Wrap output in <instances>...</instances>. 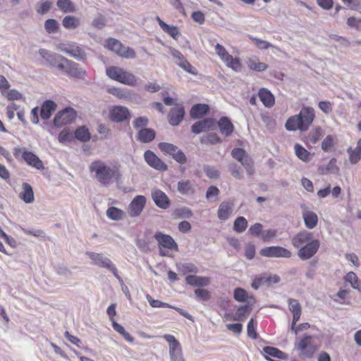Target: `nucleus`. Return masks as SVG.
I'll use <instances>...</instances> for the list:
<instances>
[{
    "label": "nucleus",
    "mask_w": 361,
    "mask_h": 361,
    "mask_svg": "<svg viewBox=\"0 0 361 361\" xmlns=\"http://www.w3.org/2000/svg\"><path fill=\"white\" fill-rule=\"evenodd\" d=\"M90 171L95 173L97 180L103 185H108L112 178L118 182L121 174L118 169H113L102 161H94L90 166Z\"/></svg>",
    "instance_id": "1"
},
{
    "label": "nucleus",
    "mask_w": 361,
    "mask_h": 361,
    "mask_svg": "<svg viewBox=\"0 0 361 361\" xmlns=\"http://www.w3.org/2000/svg\"><path fill=\"white\" fill-rule=\"evenodd\" d=\"M106 73L111 79L125 85L134 86L137 82L136 77L133 74L117 66L107 68Z\"/></svg>",
    "instance_id": "2"
},
{
    "label": "nucleus",
    "mask_w": 361,
    "mask_h": 361,
    "mask_svg": "<svg viewBox=\"0 0 361 361\" xmlns=\"http://www.w3.org/2000/svg\"><path fill=\"white\" fill-rule=\"evenodd\" d=\"M13 155L19 161H25L38 170L44 169V164L42 160L32 152L28 151L25 147H16L13 149Z\"/></svg>",
    "instance_id": "3"
},
{
    "label": "nucleus",
    "mask_w": 361,
    "mask_h": 361,
    "mask_svg": "<svg viewBox=\"0 0 361 361\" xmlns=\"http://www.w3.org/2000/svg\"><path fill=\"white\" fill-rule=\"evenodd\" d=\"M87 255L92 261L93 264L99 267L105 268L112 272L114 276L120 281L123 282L122 279L118 274L116 267L112 263L111 260L105 257L102 253H96L92 252H87Z\"/></svg>",
    "instance_id": "4"
},
{
    "label": "nucleus",
    "mask_w": 361,
    "mask_h": 361,
    "mask_svg": "<svg viewBox=\"0 0 361 361\" xmlns=\"http://www.w3.org/2000/svg\"><path fill=\"white\" fill-rule=\"evenodd\" d=\"M38 53L44 60V63H42L43 65L56 68L59 71L64 68L63 61L66 57L42 48L39 49Z\"/></svg>",
    "instance_id": "5"
},
{
    "label": "nucleus",
    "mask_w": 361,
    "mask_h": 361,
    "mask_svg": "<svg viewBox=\"0 0 361 361\" xmlns=\"http://www.w3.org/2000/svg\"><path fill=\"white\" fill-rule=\"evenodd\" d=\"M76 111L68 106L58 111L53 119V126L61 128L64 125L72 123L76 118Z\"/></svg>",
    "instance_id": "6"
},
{
    "label": "nucleus",
    "mask_w": 361,
    "mask_h": 361,
    "mask_svg": "<svg viewBox=\"0 0 361 361\" xmlns=\"http://www.w3.org/2000/svg\"><path fill=\"white\" fill-rule=\"evenodd\" d=\"M159 149L164 154H169L178 163L185 164L187 158L183 152L177 146L169 142H160L158 145Z\"/></svg>",
    "instance_id": "7"
},
{
    "label": "nucleus",
    "mask_w": 361,
    "mask_h": 361,
    "mask_svg": "<svg viewBox=\"0 0 361 361\" xmlns=\"http://www.w3.org/2000/svg\"><path fill=\"white\" fill-rule=\"evenodd\" d=\"M299 121V130L305 131L308 129L314 118V111L312 107L304 106L297 115Z\"/></svg>",
    "instance_id": "8"
},
{
    "label": "nucleus",
    "mask_w": 361,
    "mask_h": 361,
    "mask_svg": "<svg viewBox=\"0 0 361 361\" xmlns=\"http://www.w3.org/2000/svg\"><path fill=\"white\" fill-rule=\"evenodd\" d=\"M63 67L64 68L61 69V71L66 73L71 77L83 79L87 75L86 71L80 68V65L78 63L69 60L67 58H66L63 61Z\"/></svg>",
    "instance_id": "9"
},
{
    "label": "nucleus",
    "mask_w": 361,
    "mask_h": 361,
    "mask_svg": "<svg viewBox=\"0 0 361 361\" xmlns=\"http://www.w3.org/2000/svg\"><path fill=\"white\" fill-rule=\"evenodd\" d=\"M260 255L266 257L290 258L292 256L290 251L281 246H269L263 247L259 251Z\"/></svg>",
    "instance_id": "10"
},
{
    "label": "nucleus",
    "mask_w": 361,
    "mask_h": 361,
    "mask_svg": "<svg viewBox=\"0 0 361 361\" xmlns=\"http://www.w3.org/2000/svg\"><path fill=\"white\" fill-rule=\"evenodd\" d=\"M109 118L115 123H121L130 118V111L127 107L114 106L109 110Z\"/></svg>",
    "instance_id": "11"
},
{
    "label": "nucleus",
    "mask_w": 361,
    "mask_h": 361,
    "mask_svg": "<svg viewBox=\"0 0 361 361\" xmlns=\"http://www.w3.org/2000/svg\"><path fill=\"white\" fill-rule=\"evenodd\" d=\"M154 238L157 241L159 248L176 251L178 250V244L170 235L164 233L161 231H157L155 233Z\"/></svg>",
    "instance_id": "12"
},
{
    "label": "nucleus",
    "mask_w": 361,
    "mask_h": 361,
    "mask_svg": "<svg viewBox=\"0 0 361 361\" xmlns=\"http://www.w3.org/2000/svg\"><path fill=\"white\" fill-rule=\"evenodd\" d=\"M59 49L78 61H85L87 59L85 51L74 44H61Z\"/></svg>",
    "instance_id": "13"
},
{
    "label": "nucleus",
    "mask_w": 361,
    "mask_h": 361,
    "mask_svg": "<svg viewBox=\"0 0 361 361\" xmlns=\"http://www.w3.org/2000/svg\"><path fill=\"white\" fill-rule=\"evenodd\" d=\"M319 247L320 242L319 240L309 242V243L300 247V248L298 252V255L302 260L309 259L317 253Z\"/></svg>",
    "instance_id": "14"
},
{
    "label": "nucleus",
    "mask_w": 361,
    "mask_h": 361,
    "mask_svg": "<svg viewBox=\"0 0 361 361\" xmlns=\"http://www.w3.org/2000/svg\"><path fill=\"white\" fill-rule=\"evenodd\" d=\"M185 116V110L183 104H176L168 114L169 123L172 126H178Z\"/></svg>",
    "instance_id": "15"
},
{
    "label": "nucleus",
    "mask_w": 361,
    "mask_h": 361,
    "mask_svg": "<svg viewBox=\"0 0 361 361\" xmlns=\"http://www.w3.org/2000/svg\"><path fill=\"white\" fill-rule=\"evenodd\" d=\"M144 159L149 166L157 171H166L168 170V166L151 150L145 152Z\"/></svg>",
    "instance_id": "16"
},
{
    "label": "nucleus",
    "mask_w": 361,
    "mask_h": 361,
    "mask_svg": "<svg viewBox=\"0 0 361 361\" xmlns=\"http://www.w3.org/2000/svg\"><path fill=\"white\" fill-rule=\"evenodd\" d=\"M216 128L215 119L207 118L195 122L191 126V132L194 134H200L207 130H213Z\"/></svg>",
    "instance_id": "17"
},
{
    "label": "nucleus",
    "mask_w": 361,
    "mask_h": 361,
    "mask_svg": "<svg viewBox=\"0 0 361 361\" xmlns=\"http://www.w3.org/2000/svg\"><path fill=\"white\" fill-rule=\"evenodd\" d=\"M171 54L176 59V63L178 66L192 75H196L197 74L196 69L188 61L180 51L172 49Z\"/></svg>",
    "instance_id": "18"
},
{
    "label": "nucleus",
    "mask_w": 361,
    "mask_h": 361,
    "mask_svg": "<svg viewBox=\"0 0 361 361\" xmlns=\"http://www.w3.org/2000/svg\"><path fill=\"white\" fill-rule=\"evenodd\" d=\"M146 200L144 195L135 196L129 205V215L131 217L138 216L145 206Z\"/></svg>",
    "instance_id": "19"
},
{
    "label": "nucleus",
    "mask_w": 361,
    "mask_h": 361,
    "mask_svg": "<svg viewBox=\"0 0 361 361\" xmlns=\"http://www.w3.org/2000/svg\"><path fill=\"white\" fill-rule=\"evenodd\" d=\"M312 340H300L298 343V349L300 351V357L304 358L312 357L317 350V347L312 343Z\"/></svg>",
    "instance_id": "20"
},
{
    "label": "nucleus",
    "mask_w": 361,
    "mask_h": 361,
    "mask_svg": "<svg viewBox=\"0 0 361 361\" xmlns=\"http://www.w3.org/2000/svg\"><path fill=\"white\" fill-rule=\"evenodd\" d=\"M57 104L51 99L44 101L40 107L39 116L43 120H48L56 110Z\"/></svg>",
    "instance_id": "21"
},
{
    "label": "nucleus",
    "mask_w": 361,
    "mask_h": 361,
    "mask_svg": "<svg viewBox=\"0 0 361 361\" xmlns=\"http://www.w3.org/2000/svg\"><path fill=\"white\" fill-rule=\"evenodd\" d=\"M152 198L155 204L161 208L166 209L169 207L171 201L168 196L161 190H156L152 192Z\"/></svg>",
    "instance_id": "22"
},
{
    "label": "nucleus",
    "mask_w": 361,
    "mask_h": 361,
    "mask_svg": "<svg viewBox=\"0 0 361 361\" xmlns=\"http://www.w3.org/2000/svg\"><path fill=\"white\" fill-rule=\"evenodd\" d=\"M313 233L307 231H304L296 234L292 239V244L295 247L299 248L304 244L313 241Z\"/></svg>",
    "instance_id": "23"
},
{
    "label": "nucleus",
    "mask_w": 361,
    "mask_h": 361,
    "mask_svg": "<svg viewBox=\"0 0 361 361\" xmlns=\"http://www.w3.org/2000/svg\"><path fill=\"white\" fill-rule=\"evenodd\" d=\"M178 192L185 196H192L195 193V188L191 180L182 179L177 183Z\"/></svg>",
    "instance_id": "24"
},
{
    "label": "nucleus",
    "mask_w": 361,
    "mask_h": 361,
    "mask_svg": "<svg viewBox=\"0 0 361 361\" xmlns=\"http://www.w3.org/2000/svg\"><path fill=\"white\" fill-rule=\"evenodd\" d=\"M209 106L207 104H196L192 106L190 116L192 119H200L209 112Z\"/></svg>",
    "instance_id": "25"
},
{
    "label": "nucleus",
    "mask_w": 361,
    "mask_h": 361,
    "mask_svg": "<svg viewBox=\"0 0 361 361\" xmlns=\"http://www.w3.org/2000/svg\"><path fill=\"white\" fill-rule=\"evenodd\" d=\"M169 341V353L171 361H185L182 355V350L178 340H168Z\"/></svg>",
    "instance_id": "26"
},
{
    "label": "nucleus",
    "mask_w": 361,
    "mask_h": 361,
    "mask_svg": "<svg viewBox=\"0 0 361 361\" xmlns=\"http://www.w3.org/2000/svg\"><path fill=\"white\" fill-rule=\"evenodd\" d=\"M185 282L187 284L193 287H204L210 283V279L206 276L192 274L188 275L185 277Z\"/></svg>",
    "instance_id": "27"
},
{
    "label": "nucleus",
    "mask_w": 361,
    "mask_h": 361,
    "mask_svg": "<svg viewBox=\"0 0 361 361\" xmlns=\"http://www.w3.org/2000/svg\"><path fill=\"white\" fill-rule=\"evenodd\" d=\"M288 307L290 311L293 314V321L291 324V328L294 329V325H295L296 322L300 319L301 316V305L299 303L298 300L293 298H289L288 300Z\"/></svg>",
    "instance_id": "28"
},
{
    "label": "nucleus",
    "mask_w": 361,
    "mask_h": 361,
    "mask_svg": "<svg viewBox=\"0 0 361 361\" xmlns=\"http://www.w3.org/2000/svg\"><path fill=\"white\" fill-rule=\"evenodd\" d=\"M216 127L219 128L221 133L226 137L230 136L234 130V126L227 116H222L217 122Z\"/></svg>",
    "instance_id": "29"
},
{
    "label": "nucleus",
    "mask_w": 361,
    "mask_h": 361,
    "mask_svg": "<svg viewBox=\"0 0 361 361\" xmlns=\"http://www.w3.org/2000/svg\"><path fill=\"white\" fill-rule=\"evenodd\" d=\"M137 140L142 143H149L156 137V131L150 128L140 129L137 134Z\"/></svg>",
    "instance_id": "30"
},
{
    "label": "nucleus",
    "mask_w": 361,
    "mask_h": 361,
    "mask_svg": "<svg viewBox=\"0 0 361 361\" xmlns=\"http://www.w3.org/2000/svg\"><path fill=\"white\" fill-rule=\"evenodd\" d=\"M259 97L262 104L268 108L274 105L275 98L273 94L268 89L262 87L259 90Z\"/></svg>",
    "instance_id": "31"
},
{
    "label": "nucleus",
    "mask_w": 361,
    "mask_h": 361,
    "mask_svg": "<svg viewBox=\"0 0 361 361\" xmlns=\"http://www.w3.org/2000/svg\"><path fill=\"white\" fill-rule=\"evenodd\" d=\"M19 197L26 204H31L34 202V191L29 183H23V191L20 193Z\"/></svg>",
    "instance_id": "32"
},
{
    "label": "nucleus",
    "mask_w": 361,
    "mask_h": 361,
    "mask_svg": "<svg viewBox=\"0 0 361 361\" xmlns=\"http://www.w3.org/2000/svg\"><path fill=\"white\" fill-rule=\"evenodd\" d=\"M302 218L305 226L309 229H312L317 225L318 216L314 212L304 210L302 212Z\"/></svg>",
    "instance_id": "33"
},
{
    "label": "nucleus",
    "mask_w": 361,
    "mask_h": 361,
    "mask_svg": "<svg viewBox=\"0 0 361 361\" xmlns=\"http://www.w3.org/2000/svg\"><path fill=\"white\" fill-rule=\"evenodd\" d=\"M233 204L228 202H223L220 204L218 209V218L221 221H226L232 213Z\"/></svg>",
    "instance_id": "34"
},
{
    "label": "nucleus",
    "mask_w": 361,
    "mask_h": 361,
    "mask_svg": "<svg viewBox=\"0 0 361 361\" xmlns=\"http://www.w3.org/2000/svg\"><path fill=\"white\" fill-rule=\"evenodd\" d=\"M349 161L352 164H356L361 159V138L358 140L355 148L348 149Z\"/></svg>",
    "instance_id": "35"
},
{
    "label": "nucleus",
    "mask_w": 361,
    "mask_h": 361,
    "mask_svg": "<svg viewBox=\"0 0 361 361\" xmlns=\"http://www.w3.org/2000/svg\"><path fill=\"white\" fill-rule=\"evenodd\" d=\"M74 137L80 142H86L90 140L91 135L89 129L86 126H82L75 129Z\"/></svg>",
    "instance_id": "36"
},
{
    "label": "nucleus",
    "mask_w": 361,
    "mask_h": 361,
    "mask_svg": "<svg viewBox=\"0 0 361 361\" xmlns=\"http://www.w3.org/2000/svg\"><path fill=\"white\" fill-rule=\"evenodd\" d=\"M56 6L64 13H73L76 11V6L71 0H57Z\"/></svg>",
    "instance_id": "37"
},
{
    "label": "nucleus",
    "mask_w": 361,
    "mask_h": 361,
    "mask_svg": "<svg viewBox=\"0 0 361 361\" xmlns=\"http://www.w3.org/2000/svg\"><path fill=\"white\" fill-rule=\"evenodd\" d=\"M343 279L345 283H350L354 289L361 290V282L355 272H348Z\"/></svg>",
    "instance_id": "38"
},
{
    "label": "nucleus",
    "mask_w": 361,
    "mask_h": 361,
    "mask_svg": "<svg viewBox=\"0 0 361 361\" xmlns=\"http://www.w3.org/2000/svg\"><path fill=\"white\" fill-rule=\"evenodd\" d=\"M107 92L119 99H129L131 97V92L128 89L111 87L108 88Z\"/></svg>",
    "instance_id": "39"
},
{
    "label": "nucleus",
    "mask_w": 361,
    "mask_h": 361,
    "mask_svg": "<svg viewBox=\"0 0 361 361\" xmlns=\"http://www.w3.org/2000/svg\"><path fill=\"white\" fill-rule=\"evenodd\" d=\"M80 24V19L73 16H66L62 20L63 26L68 30L75 29Z\"/></svg>",
    "instance_id": "40"
},
{
    "label": "nucleus",
    "mask_w": 361,
    "mask_h": 361,
    "mask_svg": "<svg viewBox=\"0 0 361 361\" xmlns=\"http://www.w3.org/2000/svg\"><path fill=\"white\" fill-rule=\"evenodd\" d=\"M106 216L109 219L114 221H119L123 219L124 212L116 207H110L106 210Z\"/></svg>",
    "instance_id": "41"
},
{
    "label": "nucleus",
    "mask_w": 361,
    "mask_h": 361,
    "mask_svg": "<svg viewBox=\"0 0 361 361\" xmlns=\"http://www.w3.org/2000/svg\"><path fill=\"white\" fill-rule=\"evenodd\" d=\"M176 268L183 275L188 273L197 274L198 272V268L192 263H177Z\"/></svg>",
    "instance_id": "42"
},
{
    "label": "nucleus",
    "mask_w": 361,
    "mask_h": 361,
    "mask_svg": "<svg viewBox=\"0 0 361 361\" xmlns=\"http://www.w3.org/2000/svg\"><path fill=\"white\" fill-rule=\"evenodd\" d=\"M105 46L112 51L115 52L118 55L121 54V51L123 48V45L118 40L114 38H109L106 41Z\"/></svg>",
    "instance_id": "43"
},
{
    "label": "nucleus",
    "mask_w": 361,
    "mask_h": 361,
    "mask_svg": "<svg viewBox=\"0 0 361 361\" xmlns=\"http://www.w3.org/2000/svg\"><path fill=\"white\" fill-rule=\"evenodd\" d=\"M337 160L335 158L331 159L327 166H320L319 171L322 174L328 173H337L338 172V168L336 166Z\"/></svg>",
    "instance_id": "44"
},
{
    "label": "nucleus",
    "mask_w": 361,
    "mask_h": 361,
    "mask_svg": "<svg viewBox=\"0 0 361 361\" xmlns=\"http://www.w3.org/2000/svg\"><path fill=\"white\" fill-rule=\"evenodd\" d=\"M296 156L303 161L307 162L310 161V153L301 145L297 143L294 147Z\"/></svg>",
    "instance_id": "45"
},
{
    "label": "nucleus",
    "mask_w": 361,
    "mask_h": 361,
    "mask_svg": "<svg viewBox=\"0 0 361 361\" xmlns=\"http://www.w3.org/2000/svg\"><path fill=\"white\" fill-rule=\"evenodd\" d=\"M247 66L251 70L257 72H262L265 71L268 67L265 63L258 61L257 58L250 59L247 62Z\"/></svg>",
    "instance_id": "46"
},
{
    "label": "nucleus",
    "mask_w": 361,
    "mask_h": 361,
    "mask_svg": "<svg viewBox=\"0 0 361 361\" xmlns=\"http://www.w3.org/2000/svg\"><path fill=\"white\" fill-rule=\"evenodd\" d=\"M247 227V221L243 216H238L233 223V230L237 233H243Z\"/></svg>",
    "instance_id": "47"
},
{
    "label": "nucleus",
    "mask_w": 361,
    "mask_h": 361,
    "mask_svg": "<svg viewBox=\"0 0 361 361\" xmlns=\"http://www.w3.org/2000/svg\"><path fill=\"white\" fill-rule=\"evenodd\" d=\"M263 350L267 355L271 357L283 360L286 358V355L284 353L274 347L266 346L263 348Z\"/></svg>",
    "instance_id": "48"
},
{
    "label": "nucleus",
    "mask_w": 361,
    "mask_h": 361,
    "mask_svg": "<svg viewBox=\"0 0 361 361\" xmlns=\"http://www.w3.org/2000/svg\"><path fill=\"white\" fill-rule=\"evenodd\" d=\"M173 215L177 218L190 219L192 216V211L186 207L177 208L173 211Z\"/></svg>",
    "instance_id": "49"
},
{
    "label": "nucleus",
    "mask_w": 361,
    "mask_h": 361,
    "mask_svg": "<svg viewBox=\"0 0 361 361\" xmlns=\"http://www.w3.org/2000/svg\"><path fill=\"white\" fill-rule=\"evenodd\" d=\"M44 28L45 30L49 34L56 33L59 29V23L56 19L49 18L45 21Z\"/></svg>",
    "instance_id": "50"
},
{
    "label": "nucleus",
    "mask_w": 361,
    "mask_h": 361,
    "mask_svg": "<svg viewBox=\"0 0 361 361\" xmlns=\"http://www.w3.org/2000/svg\"><path fill=\"white\" fill-rule=\"evenodd\" d=\"M200 142L202 144L209 143L211 145H215L217 143H221L222 140L216 133H211L208 134L207 136L201 137Z\"/></svg>",
    "instance_id": "51"
},
{
    "label": "nucleus",
    "mask_w": 361,
    "mask_h": 361,
    "mask_svg": "<svg viewBox=\"0 0 361 361\" xmlns=\"http://www.w3.org/2000/svg\"><path fill=\"white\" fill-rule=\"evenodd\" d=\"M286 129L288 131H295L299 130V121L297 115L290 116L288 118L285 124Z\"/></svg>",
    "instance_id": "52"
},
{
    "label": "nucleus",
    "mask_w": 361,
    "mask_h": 361,
    "mask_svg": "<svg viewBox=\"0 0 361 361\" xmlns=\"http://www.w3.org/2000/svg\"><path fill=\"white\" fill-rule=\"evenodd\" d=\"M195 298L199 301L207 302L211 298V293L204 288H197L194 291Z\"/></svg>",
    "instance_id": "53"
},
{
    "label": "nucleus",
    "mask_w": 361,
    "mask_h": 361,
    "mask_svg": "<svg viewBox=\"0 0 361 361\" xmlns=\"http://www.w3.org/2000/svg\"><path fill=\"white\" fill-rule=\"evenodd\" d=\"M247 292L242 288H236L233 292L234 299L240 302H245L247 300Z\"/></svg>",
    "instance_id": "54"
},
{
    "label": "nucleus",
    "mask_w": 361,
    "mask_h": 361,
    "mask_svg": "<svg viewBox=\"0 0 361 361\" xmlns=\"http://www.w3.org/2000/svg\"><path fill=\"white\" fill-rule=\"evenodd\" d=\"M203 170L206 176L211 179H217L219 177V172L214 166L204 165Z\"/></svg>",
    "instance_id": "55"
},
{
    "label": "nucleus",
    "mask_w": 361,
    "mask_h": 361,
    "mask_svg": "<svg viewBox=\"0 0 361 361\" xmlns=\"http://www.w3.org/2000/svg\"><path fill=\"white\" fill-rule=\"evenodd\" d=\"M226 65L235 71H237L241 66L240 59L238 58H233L232 55L227 57L225 61Z\"/></svg>",
    "instance_id": "56"
},
{
    "label": "nucleus",
    "mask_w": 361,
    "mask_h": 361,
    "mask_svg": "<svg viewBox=\"0 0 361 361\" xmlns=\"http://www.w3.org/2000/svg\"><path fill=\"white\" fill-rule=\"evenodd\" d=\"M256 322L253 318L250 319L247 324V334L250 338H257V333L255 330Z\"/></svg>",
    "instance_id": "57"
},
{
    "label": "nucleus",
    "mask_w": 361,
    "mask_h": 361,
    "mask_svg": "<svg viewBox=\"0 0 361 361\" xmlns=\"http://www.w3.org/2000/svg\"><path fill=\"white\" fill-rule=\"evenodd\" d=\"M228 169L231 173L235 178L240 180L243 178L242 171L240 166L235 163H231L228 166Z\"/></svg>",
    "instance_id": "58"
},
{
    "label": "nucleus",
    "mask_w": 361,
    "mask_h": 361,
    "mask_svg": "<svg viewBox=\"0 0 361 361\" xmlns=\"http://www.w3.org/2000/svg\"><path fill=\"white\" fill-rule=\"evenodd\" d=\"M147 300L152 307H173L168 303L152 298L149 295H147Z\"/></svg>",
    "instance_id": "59"
},
{
    "label": "nucleus",
    "mask_w": 361,
    "mask_h": 361,
    "mask_svg": "<svg viewBox=\"0 0 361 361\" xmlns=\"http://www.w3.org/2000/svg\"><path fill=\"white\" fill-rule=\"evenodd\" d=\"M52 7V2L45 1L40 3L39 6L37 8L38 14L44 15L48 13Z\"/></svg>",
    "instance_id": "60"
},
{
    "label": "nucleus",
    "mask_w": 361,
    "mask_h": 361,
    "mask_svg": "<svg viewBox=\"0 0 361 361\" xmlns=\"http://www.w3.org/2000/svg\"><path fill=\"white\" fill-rule=\"evenodd\" d=\"M164 32L169 35L174 39H177L179 36H180V32L177 26H172L168 25L166 27L164 30Z\"/></svg>",
    "instance_id": "61"
},
{
    "label": "nucleus",
    "mask_w": 361,
    "mask_h": 361,
    "mask_svg": "<svg viewBox=\"0 0 361 361\" xmlns=\"http://www.w3.org/2000/svg\"><path fill=\"white\" fill-rule=\"evenodd\" d=\"M149 123V120L145 116H140L135 119L133 121V127L136 129L144 128Z\"/></svg>",
    "instance_id": "62"
},
{
    "label": "nucleus",
    "mask_w": 361,
    "mask_h": 361,
    "mask_svg": "<svg viewBox=\"0 0 361 361\" xmlns=\"http://www.w3.org/2000/svg\"><path fill=\"white\" fill-rule=\"evenodd\" d=\"M247 154L245 149L239 147L234 148L231 152L232 157L238 161H240Z\"/></svg>",
    "instance_id": "63"
},
{
    "label": "nucleus",
    "mask_w": 361,
    "mask_h": 361,
    "mask_svg": "<svg viewBox=\"0 0 361 361\" xmlns=\"http://www.w3.org/2000/svg\"><path fill=\"white\" fill-rule=\"evenodd\" d=\"M347 24L349 27L355 28L357 30H361V18L350 17L347 20Z\"/></svg>",
    "instance_id": "64"
}]
</instances>
